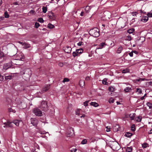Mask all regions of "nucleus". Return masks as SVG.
I'll use <instances>...</instances> for the list:
<instances>
[{
    "label": "nucleus",
    "instance_id": "nucleus-44",
    "mask_svg": "<svg viewBox=\"0 0 152 152\" xmlns=\"http://www.w3.org/2000/svg\"><path fill=\"white\" fill-rule=\"evenodd\" d=\"M105 43H102L100 44V45L101 46V47H100L99 48H98L97 49H102V48L103 46L105 45Z\"/></svg>",
    "mask_w": 152,
    "mask_h": 152
},
{
    "label": "nucleus",
    "instance_id": "nucleus-51",
    "mask_svg": "<svg viewBox=\"0 0 152 152\" xmlns=\"http://www.w3.org/2000/svg\"><path fill=\"white\" fill-rule=\"evenodd\" d=\"M147 145H148L147 144H145V143L143 144H142V147L143 148H145L147 147Z\"/></svg>",
    "mask_w": 152,
    "mask_h": 152
},
{
    "label": "nucleus",
    "instance_id": "nucleus-10",
    "mask_svg": "<svg viewBox=\"0 0 152 152\" xmlns=\"http://www.w3.org/2000/svg\"><path fill=\"white\" fill-rule=\"evenodd\" d=\"M12 65L11 63H9L4 64L3 66V69L6 70L9 68H10Z\"/></svg>",
    "mask_w": 152,
    "mask_h": 152
},
{
    "label": "nucleus",
    "instance_id": "nucleus-43",
    "mask_svg": "<svg viewBox=\"0 0 152 152\" xmlns=\"http://www.w3.org/2000/svg\"><path fill=\"white\" fill-rule=\"evenodd\" d=\"M40 26L39 23L37 22H36L35 23V27L37 28Z\"/></svg>",
    "mask_w": 152,
    "mask_h": 152
},
{
    "label": "nucleus",
    "instance_id": "nucleus-24",
    "mask_svg": "<svg viewBox=\"0 0 152 152\" xmlns=\"http://www.w3.org/2000/svg\"><path fill=\"white\" fill-rule=\"evenodd\" d=\"M132 148L131 147H128L126 148V151L127 152H132Z\"/></svg>",
    "mask_w": 152,
    "mask_h": 152
},
{
    "label": "nucleus",
    "instance_id": "nucleus-19",
    "mask_svg": "<svg viewBox=\"0 0 152 152\" xmlns=\"http://www.w3.org/2000/svg\"><path fill=\"white\" fill-rule=\"evenodd\" d=\"M50 85L49 84L47 85L45 87L43 88V91H46L50 88Z\"/></svg>",
    "mask_w": 152,
    "mask_h": 152
},
{
    "label": "nucleus",
    "instance_id": "nucleus-7",
    "mask_svg": "<svg viewBox=\"0 0 152 152\" xmlns=\"http://www.w3.org/2000/svg\"><path fill=\"white\" fill-rule=\"evenodd\" d=\"M4 126H3L4 127H10L12 128L13 127V124L12 122H11L9 121H7L6 122L4 123Z\"/></svg>",
    "mask_w": 152,
    "mask_h": 152
},
{
    "label": "nucleus",
    "instance_id": "nucleus-47",
    "mask_svg": "<svg viewBox=\"0 0 152 152\" xmlns=\"http://www.w3.org/2000/svg\"><path fill=\"white\" fill-rule=\"evenodd\" d=\"M70 151L71 152H75L77 151V149L76 148H73Z\"/></svg>",
    "mask_w": 152,
    "mask_h": 152
},
{
    "label": "nucleus",
    "instance_id": "nucleus-61",
    "mask_svg": "<svg viewBox=\"0 0 152 152\" xmlns=\"http://www.w3.org/2000/svg\"><path fill=\"white\" fill-rule=\"evenodd\" d=\"M148 133L149 134H152V129L150 130V132H148Z\"/></svg>",
    "mask_w": 152,
    "mask_h": 152
},
{
    "label": "nucleus",
    "instance_id": "nucleus-8",
    "mask_svg": "<svg viewBox=\"0 0 152 152\" xmlns=\"http://www.w3.org/2000/svg\"><path fill=\"white\" fill-rule=\"evenodd\" d=\"M31 124L34 126H36L38 124V120L35 118H31Z\"/></svg>",
    "mask_w": 152,
    "mask_h": 152
},
{
    "label": "nucleus",
    "instance_id": "nucleus-39",
    "mask_svg": "<svg viewBox=\"0 0 152 152\" xmlns=\"http://www.w3.org/2000/svg\"><path fill=\"white\" fill-rule=\"evenodd\" d=\"M134 31V29H131L128 30L127 32L129 34L132 33Z\"/></svg>",
    "mask_w": 152,
    "mask_h": 152
},
{
    "label": "nucleus",
    "instance_id": "nucleus-26",
    "mask_svg": "<svg viewBox=\"0 0 152 152\" xmlns=\"http://www.w3.org/2000/svg\"><path fill=\"white\" fill-rule=\"evenodd\" d=\"M136 92L138 94H141L142 92L141 89L140 88H137Z\"/></svg>",
    "mask_w": 152,
    "mask_h": 152
},
{
    "label": "nucleus",
    "instance_id": "nucleus-55",
    "mask_svg": "<svg viewBox=\"0 0 152 152\" xmlns=\"http://www.w3.org/2000/svg\"><path fill=\"white\" fill-rule=\"evenodd\" d=\"M84 14H85L84 12L83 11H82L81 12V13L80 14V15L82 16H83V15H84Z\"/></svg>",
    "mask_w": 152,
    "mask_h": 152
},
{
    "label": "nucleus",
    "instance_id": "nucleus-23",
    "mask_svg": "<svg viewBox=\"0 0 152 152\" xmlns=\"http://www.w3.org/2000/svg\"><path fill=\"white\" fill-rule=\"evenodd\" d=\"M135 120L137 122H140L141 121L142 118L141 116H138L135 118Z\"/></svg>",
    "mask_w": 152,
    "mask_h": 152
},
{
    "label": "nucleus",
    "instance_id": "nucleus-33",
    "mask_svg": "<svg viewBox=\"0 0 152 152\" xmlns=\"http://www.w3.org/2000/svg\"><path fill=\"white\" fill-rule=\"evenodd\" d=\"M145 80V78H139L137 79H136V81H144Z\"/></svg>",
    "mask_w": 152,
    "mask_h": 152
},
{
    "label": "nucleus",
    "instance_id": "nucleus-9",
    "mask_svg": "<svg viewBox=\"0 0 152 152\" xmlns=\"http://www.w3.org/2000/svg\"><path fill=\"white\" fill-rule=\"evenodd\" d=\"M48 16L50 19L51 20H54L56 19V16L55 15L51 12H49Z\"/></svg>",
    "mask_w": 152,
    "mask_h": 152
},
{
    "label": "nucleus",
    "instance_id": "nucleus-12",
    "mask_svg": "<svg viewBox=\"0 0 152 152\" xmlns=\"http://www.w3.org/2000/svg\"><path fill=\"white\" fill-rule=\"evenodd\" d=\"M74 129L72 128H69L67 132L69 136H72L74 134Z\"/></svg>",
    "mask_w": 152,
    "mask_h": 152
},
{
    "label": "nucleus",
    "instance_id": "nucleus-32",
    "mask_svg": "<svg viewBox=\"0 0 152 152\" xmlns=\"http://www.w3.org/2000/svg\"><path fill=\"white\" fill-rule=\"evenodd\" d=\"M107 79L106 78H104L103 80L102 81V83L104 84L107 85Z\"/></svg>",
    "mask_w": 152,
    "mask_h": 152
},
{
    "label": "nucleus",
    "instance_id": "nucleus-41",
    "mask_svg": "<svg viewBox=\"0 0 152 152\" xmlns=\"http://www.w3.org/2000/svg\"><path fill=\"white\" fill-rule=\"evenodd\" d=\"M69 78H64L63 81V82L64 83L65 82H69Z\"/></svg>",
    "mask_w": 152,
    "mask_h": 152
},
{
    "label": "nucleus",
    "instance_id": "nucleus-25",
    "mask_svg": "<svg viewBox=\"0 0 152 152\" xmlns=\"http://www.w3.org/2000/svg\"><path fill=\"white\" fill-rule=\"evenodd\" d=\"M125 135L126 137H129L132 136V134L131 133L127 132L125 134Z\"/></svg>",
    "mask_w": 152,
    "mask_h": 152
},
{
    "label": "nucleus",
    "instance_id": "nucleus-13",
    "mask_svg": "<svg viewBox=\"0 0 152 152\" xmlns=\"http://www.w3.org/2000/svg\"><path fill=\"white\" fill-rule=\"evenodd\" d=\"M128 115L129 118H130V119L131 120H134L135 118V117L136 114L135 113L130 114L129 115H126V116L127 117V116Z\"/></svg>",
    "mask_w": 152,
    "mask_h": 152
},
{
    "label": "nucleus",
    "instance_id": "nucleus-59",
    "mask_svg": "<svg viewBox=\"0 0 152 152\" xmlns=\"http://www.w3.org/2000/svg\"><path fill=\"white\" fill-rule=\"evenodd\" d=\"M25 46H26L27 48H29L30 47V45L28 44H25Z\"/></svg>",
    "mask_w": 152,
    "mask_h": 152
},
{
    "label": "nucleus",
    "instance_id": "nucleus-37",
    "mask_svg": "<svg viewBox=\"0 0 152 152\" xmlns=\"http://www.w3.org/2000/svg\"><path fill=\"white\" fill-rule=\"evenodd\" d=\"M11 78H12V76L10 75L6 76L5 77V78L6 80L11 79Z\"/></svg>",
    "mask_w": 152,
    "mask_h": 152
},
{
    "label": "nucleus",
    "instance_id": "nucleus-1",
    "mask_svg": "<svg viewBox=\"0 0 152 152\" xmlns=\"http://www.w3.org/2000/svg\"><path fill=\"white\" fill-rule=\"evenodd\" d=\"M89 34L94 37H98L99 35V30L98 28H94L89 30Z\"/></svg>",
    "mask_w": 152,
    "mask_h": 152
},
{
    "label": "nucleus",
    "instance_id": "nucleus-53",
    "mask_svg": "<svg viewBox=\"0 0 152 152\" xmlns=\"http://www.w3.org/2000/svg\"><path fill=\"white\" fill-rule=\"evenodd\" d=\"M88 101H86L84 103V105L85 106H87L88 105Z\"/></svg>",
    "mask_w": 152,
    "mask_h": 152
},
{
    "label": "nucleus",
    "instance_id": "nucleus-31",
    "mask_svg": "<svg viewBox=\"0 0 152 152\" xmlns=\"http://www.w3.org/2000/svg\"><path fill=\"white\" fill-rule=\"evenodd\" d=\"M131 129L132 131L134 132L135 130V125L134 124L132 125L131 127Z\"/></svg>",
    "mask_w": 152,
    "mask_h": 152
},
{
    "label": "nucleus",
    "instance_id": "nucleus-5",
    "mask_svg": "<svg viewBox=\"0 0 152 152\" xmlns=\"http://www.w3.org/2000/svg\"><path fill=\"white\" fill-rule=\"evenodd\" d=\"M83 52V50L82 48L77 49L75 51H74L72 53L73 56L74 57L79 55V54H81Z\"/></svg>",
    "mask_w": 152,
    "mask_h": 152
},
{
    "label": "nucleus",
    "instance_id": "nucleus-4",
    "mask_svg": "<svg viewBox=\"0 0 152 152\" xmlns=\"http://www.w3.org/2000/svg\"><path fill=\"white\" fill-rule=\"evenodd\" d=\"M40 108L42 110L45 111L48 109V106L47 103L45 101H42L41 102Z\"/></svg>",
    "mask_w": 152,
    "mask_h": 152
},
{
    "label": "nucleus",
    "instance_id": "nucleus-18",
    "mask_svg": "<svg viewBox=\"0 0 152 152\" xmlns=\"http://www.w3.org/2000/svg\"><path fill=\"white\" fill-rule=\"evenodd\" d=\"M79 85L81 87H83L85 86V82L84 80H80L79 82Z\"/></svg>",
    "mask_w": 152,
    "mask_h": 152
},
{
    "label": "nucleus",
    "instance_id": "nucleus-15",
    "mask_svg": "<svg viewBox=\"0 0 152 152\" xmlns=\"http://www.w3.org/2000/svg\"><path fill=\"white\" fill-rule=\"evenodd\" d=\"M22 121L21 120H15L13 121L12 123L15 124L16 126H18L19 125V124Z\"/></svg>",
    "mask_w": 152,
    "mask_h": 152
},
{
    "label": "nucleus",
    "instance_id": "nucleus-2",
    "mask_svg": "<svg viewBox=\"0 0 152 152\" xmlns=\"http://www.w3.org/2000/svg\"><path fill=\"white\" fill-rule=\"evenodd\" d=\"M111 147L114 151H118L120 148L118 143L116 142H112L111 144Z\"/></svg>",
    "mask_w": 152,
    "mask_h": 152
},
{
    "label": "nucleus",
    "instance_id": "nucleus-14",
    "mask_svg": "<svg viewBox=\"0 0 152 152\" xmlns=\"http://www.w3.org/2000/svg\"><path fill=\"white\" fill-rule=\"evenodd\" d=\"M132 90V87H127L124 89V91L125 93H129L131 92Z\"/></svg>",
    "mask_w": 152,
    "mask_h": 152
},
{
    "label": "nucleus",
    "instance_id": "nucleus-40",
    "mask_svg": "<svg viewBox=\"0 0 152 152\" xmlns=\"http://www.w3.org/2000/svg\"><path fill=\"white\" fill-rule=\"evenodd\" d=\"M108 90L111 91H114V88L113 87H110L109 88Z\"/></svg>",
    "mask_w": 152,
    "mask_h": 152
},
{
    "label": "nucleus",
    "instance_id": "nucleus-17",
    "mask_svg": "<svg viewBox=\"0 0 152 152\" xmlns=\"http://www.w3.org/2000/svg\"><path fill=\"white\" fill-rule=\"evenodd\" d=\"M91 6H87L85 8V11L86 12V13H88L90 11L91 9Z\"/></svg>",
    "mask_w": 152,
    "mask_h": 152
},
{
    "label": "nucleus",
    "instance_id": "nucleus-6",
    "mask_svg": "<svg viewBox=\"0 0 152 152\" xmlns=\"http://www.w3.org/2000/svg\"><path fill=\"white\" fill-rule=\"evenodd\" d=\"M34 113L37 116H40L42 115V112L37 108H35L33 110Z\"/></svg>",
    "mask_w": 152,
    "mask_h": 152
},
{
    "label": "nucleus",
    "instance_id": "nucleus-3",
    "mask_svg": "<svg viewBox=\"0 0 152 152\" xmlns=\"http://www.w3.org/2000/svg\"><path fill=\"white\" fill-rule=\"evenodd\" d=\"M16 60L23 61L25 58L23 53L21 52H18L16 54Z\"/></svg>",
    "mask_w": 152,
    "mask_h": 152
},
{
    "label": "nucleus",
    "instance_id": "nucleus-56",
    "mask_svg": "<svg viewBox=\"0 0 152 152\" xmlns=\"http://www.w3.org/2000/svg\"><path fill=\"white\" fill-rule=\"evenodd\" d=\"M82 43H83L82 42H78V43H77V44L78 46H80L82 45Z\"/></svg>",
    "mask_w": 152,
    "mask_h": 152
},
{
    "label": "nucleus",
    "instance_id": "nucleus-48",
    "mask_svg": "<svg viewBox=\"0 0 152 152\" xmlns=\"http://www.w3.org/2000/svg\"><path fill=\"white\" fill-rule=\"evenodd\" d=\"M126 39L129 40H130L131 39V36L129 35L127 37Z\"/></svg>",
    "mask_w": 152,
    "mask_h": 152
},
{
    "label": "nucleus",
    "instance_id": "nucleus-60",
    "mask_svg": "<svg viewBox=\"0 0 152 152\" xmlns=\"http://www.w3.org/2000/svg\"><path fill=\"white\" fill-rule=\"evenodd\" d=\"M63 64L62 63H60L59 64V65L60 66H63Z\"/></svg>",
    "mask_w": 152,
    "mask_h": 152
},
{
    "label": "nucleus",
    "instance_id": "nucleus-29",
    "mask_svg": "<svg viewBox=\"0 0 152 152\" xmlns=\"http://www.w3.org/2000/svg\"><path fill=\"white\" fill-rule=\"evenodd\" d=\"M81 111V109H78L76 110V115H77L78 116L80 115V111Z\"/></svg>",
    "mask_w": 152,
    "mask_h": 152
},
{
    "label": "nucleus",
    "instance_id": "nucleus-49",
    "mask_svg": "<svg viewBox=\"0 0 152 152\" xmlns=\"http://www.w3.org/2000/svg\"><path fill=\"white\" fill-rule=\"evenodd\" d=\"M148 17H152V13H148L147 14Z\"/></svg>",
    "mask_w": 152,
    "mask_h": 152
},
{
    "label": "nucleus",
    "instance_id": "nucleus-36",
    "mask_svg": "<svg viewBox=\"0 0 152 152\" xmlns=\"http://www.w3.org/2000/svg\"><path fill=\"white\" fill-rule=\"evenodd\" d=\"M8 111L9 112H12L13 113H15L16 112L15 110L12 108H9L8 109Z\"/></svg>",
    "mask_w": 152,
    "mask_h": 152
},
{
    "label": "nucleus",
    "instance_id": "nucleus-30",
    "mask_svg": "<svg viewBox=\"0 0 152 152\" xmlns=\"http://www.w3.org/2000/svg\"><path fill=\"white\" fill-rule=\"evenodd\" d=\"M147 105L150 109H152V104L151 103L148 102L147 103Z\"/></svg>",
    "mask_w": 152,
    "mask_h": 152
},
{
    "label": "nucleus",
    "instance_id": "nucleus-42",
    "mask_svg": "<svg viewBox=\"0 0 152 152\" xmlns=\"http://www.w3.org/2000/svg\"><path fill=\"white\" fill-rule=\"evenodd\" d=\"M38 21L40 23H43L44 20H43L42 18H40L38 19Z\"/></svg>",
    "mask_w": 152,
    "mask_h": 152
},
{
    "label": "nucleus",
    "instance_id": "nucleus-52",
    "mask_svg": "<svg viewBox=\"0 0 152 152\" xmlns=\"http://www.w3.org/2000/svg\"><path fill=\"white\" fill-rule=\"evenodd\" d=\"M133 51L129 53V55L131 57H132L133 56Z\"/></svg>",
    "mask_w": 152,
    "mask_h": 152
},
{
    "label": "nucleus",
    "instance_id": "nucleus-57",
    "mask_svg": "<svg viewBox=\"0 0 152 152\" xmlns=\"http://www.w3.org/2000/svg\"><path fill=\"white\" fill-rule=\"evenodd\" d=\"M90 79V77H89L88 76L86 77V78L85 80H88Z\"/></svg>",
    "mask_w": 152,
    "mask_h": 152
},
{
    "label": "nucleus",
    "instance_id": "nucleus-20",
    "mask_svg": "<svg viewBox=\"0 0 152 152\" xmlns=\"http://www.w3.org/2000/svg\"><path fill=\"white\" fill-rule=\"evenodd\" d=\"M148 17L147 16H144L142 17L141 21L143 22H145L148 20Z\"/></svg>",
    "mask_w": 152,
    "mask_h": 152
},
{
    "label": "nucleus",
    "instance_id": "nucleus-58",
    "mask_svg": "<svg viewBox=\"0 0 152 152\" xmlns=\"http://www.w3.org/2000/svg\"><path fill=\"white\" fill-rule=\"evenodd\" d=\"M34 10H31L30 11L29 13L31 14H33L34 13Z\"/></svg>",
    "mask_w": 152,
    "mask_h": 152
},
{
    "label": "nucleus",
    "instance_id": "nucleus-27",
    "mask_svg": "<svg viewBox=\"0 0 152 152\" xmlns=\"http://www.w3.org/2000/svg\"><path fill=\"white\" fill-rule=\"evenodd\" d=\"M48 27L50 28H53L54 27V26L50 23H49L48 25Z\"/></svg>",
    "mask_w": 152,
    "mask_h": 152
},
{
    "label": "nucleus",
    "instance_id": "nucleus-45",
    "mask_svg": "<svg viewBox=\"0 0 152 152\" xmlns=\"http://www.w3.org/2000/svg\"><path fill=\"white\" fill-rule=\"evenodd\" d=\"M4 16L5 18H8L9 17V15L6 12L4 13Z\"/></svg>",
    "mask_w": 152,
    "mask_h": 152
},
{
    "label": "nucleus",
    "instance_id": "nucleus-35",
    "mask_svg": "<svg viewBox=\"0 0 152 152\" xmlns=\"http://www.w3.org/2000/svg\"><path fill=\"white\" fill-rule=\"evenodd\" d=\"M87 142V140L86 139H83L81 142V144H85Z\"/></svg>",
    "mask_w": 152,
    "mask_h": 152
},
{
    "label": "nucleus",
    "instance_id": "nucleus-64",
    "mask_svg": "<svg viewBox=\"0 0 152 152\" xmlns=\"http://www.w3.org/2000/svg\"><path fill=\"white\" fill-rule=\"evenodd\" d=\"M85 115H84V114H83V115L82 116H80V117H81V118H83H83H84V117H85Z\"/></svg>",
    "mask_w": 152,
    "mask_h": 152
},
{
    "label": "nucleus",
    "instance_id": "nucleus-11",
    "mask_svg": "<svg viewBox=\"0 0 152 152\" xmlns=\"http://www.w3.org/2000/svg\"><path fill=\"white\" fill-rule=\"evenodd\" d=\"M25 72H28L29 73L28 74V77H29L31 75V72L30 70L29 69H26L25 71L23 70L21 71L20 73L22 75H24L25 74Z\"/></svg>",
    "mask_w": 152,
    "mask_h": 152
},
{
    "label": "nucleus",
    "instance_id": "nucleus-50",
    "mask_svg": "<svg viewBox=\"0 0 152 152\" xmlns=\"http://www.w3.org/2000/svg\"><path fill=\"white\" fill-rule=\"evenodd\" d=\"M4 79V77L0 74V81H2Z\"/></svg>",
    "mask_w": 152,
    "mask_h": 152
},
{
    "label": "nucleus",
    "instance_id": "nucleus-46",
    "mask_svg": "<svg viewBox=\"0 0 152 152\" xmlns=\"http://www.w3.org/2000/svg\"><path fill=\"white\" fill-rule=\"evenodd\" d=\"M4 54L3 52L0 51V58H1L4 56Z\"/></svg>",
    "mask_w": 152,
    "mask_h": 152
},
{
    "label": "nucleus",
    "instance_id": "nucleus-16",
    "mask_svg": "<svg viewBox=\"0 0 152 152\" xmlns=\"http://www.w3.org/2000/svg\"><path fill=\"white\" fill-rule=\"evenodd\" d=\"M71 50L72 48L71 47H70L68 46H67L65 49V51L66 53H69L71 52Z\"/></svg>",
    "mask_w": 152,
    "mask_h": 152
},
{
    "label": "nucleus",
    "instance_id": "nucleus-22",
    "mask_svg": "<svg viewBox=\"0 0 152 152\" xmlns=\"http://www.w3.org/2000/svg\"><path fill=\"white\" fill-rule=\"evenodd\" d=\"M90 104L94 107H97L99 106L98 104L96 102H91L90 103Z\"/></svg>",
    "mask_w": 152,
    "mask_h": 152
},
{
    "label": "nucleus",
    "instance_id": "nucleus-28",
    "mask_svg": "<svg viewBox=\"0 0 152 152\" xmlns=\"http://www.w3.org/2000/svg\"><path fill=\"white\" fill-rule=\"evenodd\" d=\"M42 12L44 13H45L47 11V7H43L42 8Z\"/></svg>",
    "mask_w": 152,
    "mask_h": 152
},
{
    "label": "nucleus",
    "instance_id": "nucleus-34",
    "mask_svg": "<svg viewBox=\"0 0 152 152\" xmlns=\"http://www.w3.org/2000/svg\"><path fill=\"white\" fill-rule=\"evenodd\" d=\"M129 70L128 69H123L122 70V72L123 73H125L129 72Z\"/></svg>",
    "mask_w": 152,
    "mask_h": 152
},
{
    "label": "nucleus",
    "instance_id": "nucleus-21",
    "mask_svg": "<svg viewBox=\"0 0 152 152\" xmlns=\"http://www.w3.org/2000/svg\"><path fill=\"white\" fill-rule=\"evenodd\" d=\"M123 50V48L121 46H120L118 49L117 53L119 54L121 53Z\"/></svg>",
    "mask_w": 152,
    "mask_h": 152
},
{
    "label": "nucleus",
    "instance_id": "nucleus-38",
    "mask_svg": "<svg viewBox=\"0 0 152 152\" xmlns=\"http://www.w3.org/2000/svg\"><path fill=\"white\" fill-rule=\"evenodd\" d=\"M114 99L113 98H110L109 100V102L110 103H113L114 102Z\"/></svg>",
    "mask_w": 152,
    "mask_h": 152
},
{
    "label": "nucleus",
    "instance_id": "nucleus-63",
    "mask_svg": "<svg viewBox=\"0 0 152 152\" xmlns=\"http://www.w3.org/2000/svg\"><path fill=\"white\" fill-rule=\"evenodd\" d=\"M144 99V96H143L142 97H141V98H140V99L141 100H143V99Z\"/></svg>",
    "mask_w": 152,
    "mask_h": 152
},
{
    "label": "nucleus",
    "instance_id": "nucleus-54",
    "mask_svg": "<svg viewBox=\"0 0 152 152\" xmlns=\"http://www.w3.org/2000/svg\"><path fill=\"white\" fill-rule=\"evenodd\" d=\"M132 16H136L137 14V12H132Z\"/></svg>",
    "mask_w": 152,
    "mask_h": 152
},
{
    "label": "nucleus",
    "instance_id": "nucleus-62",
    "mask_svg": "<svg viewBox=\"0 0 152 152\" xmlns=\"http://www.w3.org/2000/svg\"><path fill=\"white\" fill-rule=\"evenodd\" d=\"M148 84L149 85H152V81H150L149 82H148Z\"/></svg>",
    "mask_w": 152,
    "mask_h": 152
}]
</instances>
